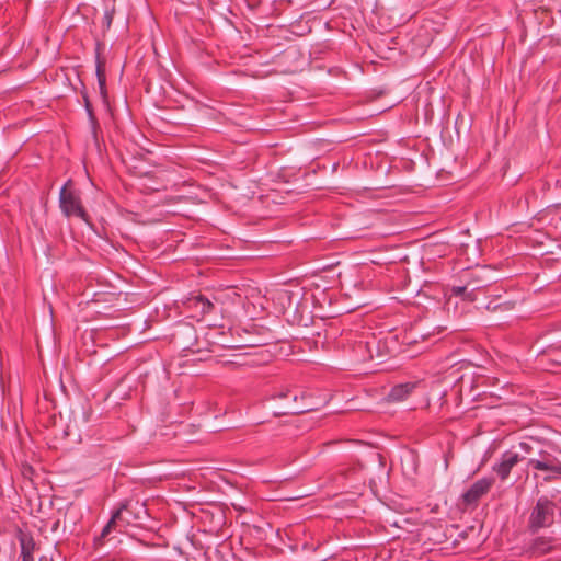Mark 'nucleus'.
Listing matches in <instances>:
<instances>
[{"label":"nucleus","instance_id":"f257e3e1","mask_svg":"<svg viewBox=\"0 0 561 561\" xmlns=\"http://www.w3.org/2000/svg\"><path fill=\"white\" fill-rule=\"evenodd\" d=\"M147 515V508L145 504L138 501L133 502L131 500H125L113 512L110 520L103 527L101 535L95 538V545L102 546L104 539L112 533H123L127 526L134 522L141 520Z\"/></svg>","mask_w":561,"mask_h":561},{"label":"nucleus","instance_id":"f03ea898","mask_svg":"<svg viewBox=\"0 0 561 561\" xmlns=\"http://www.w3.org/2000/svg\"><path fill=\"white\" fill-rule=\"evenodd\" d=\"M527 460V467L540 472H547L543 477L546 482H550L561 477V448L554 444H542L531 457H522Z\"/></svg>","mask_w":561,"mask_h":561},{"label":"nucleus","instance_id":"7ed1b4c3","mask_svg":"<svg viewBox=\"0 0 561 561\" xmlns=\"http://www.w3.org/2000/svg\"><path fill=\"white\" fill-rule=\"evenodd\" d=\"M299 389H286L273 396L268 409L274 416L302 414L311 410Z\"/></svg>","mask_w":561,"mask_h":561},{"label":"nucleus","instance_id":"20e7f679","mask_svg":"<svg viewBox=\"0 0 561 561\" xmlns=\"http://www.w3.org/2000/svg\"><path fill=\"white\" fill-rule=\"evenodd\" d=\"M557 504L547 495L538 497L529 510L527 531L537 535L542 529L552 527L556 523Z\"/></svg>","mask_w":561,"mask_h":561},{"label":"nucleus","instance_id":"39448f33","mask_svg":"<svg viewBox=\"0 0 561 561\" xmlns=\"http://www.w3.org/2000/svg\"><path fill=\"white\" fill-rule=\"evenodd\" d=\"M59 207L66 217H78L89 222L90 216L85 210L80 191L76 190L72 180H68L59 193Z\"/></svg>","mask_w":561,"mask_h":561},{"label":"nucleus","instance_id":"423d86ee","mask_svg":"<svg viewBox=\"0 0 561 561\" xmlns=\"http://www.w3.org/2000/svg\"><path fill=\"white\" fill-rule=\"evenodd\" d=\"M172 341L183 351L201 352L196 329L187 322L179 323L172 333Z\"/></svg>","mask_w":561,"mask_h":561},{"label":"nucleus","instance_id":"0eeeda50","mask_svg":"<svg viewBox=\"0 0 561 561\" xmlns=\"http://www.w3.org/2000/svg\"><path fill=\"white\" fill-rule=\"evenodd\" d=\"M558 539L553 536H536L525 547L530 558H541L558 549Z\"/></svg>","mask_w":561,"mask_h":561},{"label":"nucleus","instance_id":"6e6552de","mask_svg":"<svg viewBox=\"0 0 561 561\" xmlns=\"http://www.w3.org/2000/svg\"><path fill=\"white\" fill-rule=\"evenodd\" d=\"M494 483L493 478H482L477 480L462 495L461 503L465 507H476L482 496H484Z\"/></svg>","mask_w":561,"mask_h":561},{"label":"nucleus","instance_id":"1a4fd4ad","mask_svg":"<svg viewBox=\"0 0 561 561\" xmlns=\"http://www.w3.org/2000/svg\"><path fill=\"white\" fill-rule=\"evenodd\" d=\"M15 538L20 543V557L22 561H35L34 553L39 548L32 533L18 527L15 530Z\"/></svg>","mask_w":561,"mask_h":561},{"label":"nucleus","instance_id":"9d476101","mask_svg":"<svg viewBox=\"0 0 561 561\" xmlns=\"http://www.w3.org/2000/svg\"><path fill=\"white\" fill-rule=\"evenodd\" d=\"M104 43L96 41L95 43V72L98 78V84L100 88V93L103 98H106V73H105V65L106 59L102 56V51L104 50Z\"/></svg>","mask_w":561,"mask_h":561},{"label":"nucleus","instance_id":"9b49d317","mask_svg":"<svg viewBox=\"0 0 561 561\" xmlns=\"http://www.w3.org/2000/svg\"><path fill=\"white\" fill-rule=\"evenodd\" d=\"M477 367L469 363V362H461L459 365V368L457 369L458 373H461L457 379L456 385L459 387V390L462 391L465 388L469 389L470 391L473 390L474 383H476V373L474 369Z\"/></svg>","mask_w":561,"mask_h":561},{"label":"nucleus","instance_id":"f8f14e48","mask_svg":"<svg viewBox=\"0 0 561 561\" xmlns=\"http://www.w3.org/2000/svg\"><path fill=\"white\" fill-rule=\"evenodd\" d=\"M485 286V284H474V282H466V284L462 286H453L450 293L454 296L462 297L463 300L477 301L479 298V294Z\"/></svg>","mask_w":561,"mask_h":561},{"label":"nucleus","instance_id":"ddd939ff","mask_svg":"<svg viewBox=\"0 0 561 561\" xmlns=\"http://www.w3.org/2000/svg\"><path fill=\"white\" fill-rule=\"evenodd\" d=\"M523 460L518 454L506 451L502 455L501 462L493 467V470L497 473L501 480L508 478L512 468Z\"/></svg>","mask_w":561,"mask_h":561},{"label":"nucleus","instance_id":"4468645a","mask_svg":"<svg viewBox=\"0 0 561 561\" xmlns=\"http://www.w3.org/2000/svg\"><path fill=\"white\" fill-rule=\"evenodd\" d=\"M357 348L359 351L365 350L367 352V355H364L360 357V360H363V362L374 358V354H373L374 348L377 351L378 358L382 359L386 356V354L382 352V348H381V342L377 341L375 337H373L370 341H367L365 343L359 342L357 344Z\"/></svg>","mask_w":561,"mask_h":561},{"label":"nucleus","instance_id":"2eb2a0df","mask_svg":"<svg viewBox=\"0 0 561 561\" xmlns=\"http://www.w3.org/2000/svg\"><path fill=\"white\" fill-rule=\"evenodd\" d=\"M416 383L413 382H407V383H400L390 390L388 397L391 401H402L407 399L412 391L415 389Z\"/></svg>","mask_w":561,"mask_h":561},{"label":"nucleus","instance_id":"dca6fc26","mask_svg":"<svg viewBox=\"0 0 561 561\" xmlns=\"http://www.w3.org/2000/svg\"><path fill=\"white\" fill-rule=\"evenodd\" d=\"M190 306L199 309L203 316L213 312L215 309L214 304L203 295L190 298Z\"/></svg>","mask_w":561,"mask_h":561},{"label":"nucleus","instance_id":"f3484780","mask_svg":"<svg viewBox=\"0 0 561 561\" xmlns=\"http://www.w3.org/2000/svg\"><path fill=\"white\" fill-rule=\"evenodd\" d=\"M486 270L484 267H479L469 272V279L467 282H474V284H485L486 286L482 288L486 293L490 291L489 286L491 285L490 278L486 277Z\"/></svg>","mask_w":561,"mask_h":561},{"label":"nucleus","instance_id":"a211bd4d","mask_svg":"<svg viewBox=\"0 0 561 561\" xmlns=\"http://www.w3.org/2000/svg\"><path fill=\"white\" fill-rule=\"evenodd\" d=\"M494 299L485 304L483 307L490 311H495L497 309L510 310L514 307L515 302L511 300L502 301L501 295H493Z\"/></svg>","mask_w":561,"mask_h":561},{"label":"nucleus","instance_id":"6ab92c4d","mask_svg":"<svg viewBox=\"0 0 561 561\" xmlns=\"http://www.w3.org/2000/svg\"><path fill=\"white\" fill-rule=\"evenodd\" d=\"M541 443L538 440H530V442H520L519 443V449L525 454L524 457H531L535 455L538 447H540Z\"/></svg>","mask_w":561,"mask_h":561},{"label":"nucleus","instance_id":"aec40b11","mask_svg":"<svg viewBox=\"0 0 561 561\" xmlns=\"http://www.w3.org/2000/svg\"><path fill=\"white\" fill-rule=\"evenodd\" d=\"M534 14L540 20V23H546L548 25L552 21L551 11L541 5L534 9Z\"/></svg>","mask_w":561,"mask_h":561},{"label":"nucleus","instance_id":"412c9836","mask_svg":"<svg viewBox=\"0 0 561 561\" xmlns=\"http://www.w3.org/2000/svg\"><path fill=\"white\" fill-rule=\"evenodd\" d=\"M114 13H115V10L114 8L110 9V10H106L104 12V15L102 18V28H103V32H106L111 28V25H112V22H113V19H114Z\"/></svg>","mask_w":561,"mask_h":561},{"label":"nucleus","instance_id":"4be33fe9","mask_svg":"<svg viewBox=\"0 0 561 561\" xmlns=\"http://www.w3.org/2000/svg\"><path fill=\"white\" fill-rule=\"evenodd\" d=\"M81 94H82V99H83V102H84V107L87 110L89 118L91 119V122L93 124H96V118H95V115H94V112H93V107H92V104L90 102V99H89V95H88L85 89H83Z\"/></svg>","mask_w":561,"mask_h":561},{"label":"nucleus","instance_id":"5701e85b","mask_svg":"<svg viewBox=\"0 0 561 561\" xmlns=\"http://www.w3.org/2000/svg\"><path fill=\"white\" fill-rule=\"evenodd\" d=\"M364 468V465L360 462V461H357L356 463H354L353 466L344 469L341 471V473L346 477V478H350L351 476H353L354 473L356 472H359L362 471Z\"/></svg>","mask_w":561,"mask_h":561},{"label":"nucleus","instance_id":"b1692460","mask_svg":"<svg viewBox=\"0 0 561 561\" xmlns=\"http://www.w3.org/2000/svg\"><path fill=\"white\" fill-rule=\"evenodd\" d=\"M21 473L25 479L33 480V476L35 473V470L32 466L24 463L21 467Z\"/></svg>","mask_w":561,"mask_h":561},{"label":"nucleus","instance_id":"393cba45","mask_svg":"<svg viewBox=\"0 0 561 561\" xmlns=\"http://www.w3.org/2000/svg\"><path fill=\"white\" fill-rule=\"evenodd\" d=\"M442 331H443V328H436L432 332H430V331H422L420 333V336L422 337V340H427V339H430L431 336H433L435 334H439Z\"/></svg>","mask_w":561,"mask_h":561},{"label":"nucleus","instance_id":"a878e982","mask_svg":"<svg viewBox=\"0 0 561 561\" xmlns=\"http://www.w3.org/2000/svg\"><path fill=\"white\" fill-rule=\"evenodd\" d=\"M219 334L221 335V337L218 339V343H220L224 347H234L233 345H229L226 343L224 336H225V333L224 332H219Z\"/></svg>","mask_w":561,"mask_h":561},{"label":"nucleus","instance_id":"bb28decb","mask_svg":"<svg viewBox=\"0 0 561 561\" xmlns=\"http://www.w3.org/2000/svg\"><path fill=\"white\" fill-rule=\"evenodd\" d=\"M371 457L373 458H377L381 463H383L382 461H383L385 458H383V456L381 454L373 451L371 453Z\"/></svg>","mask_w":561,"mask_h":561},{"label":"nucleus","instance_id":"cd10ccee","mask_svg":"<svg viewBox=\"0 0 561 561\" xmlns=\"http://www.w3.org/2000/svg\"><path fill=\"white\" fill-rule=\"evenodd\" d=\"M550 208H552L554 211H559L561 210V203L553 204L550 206Z\"/></svg>","mask_w":561,"mask_h":561},{"label":"nucleus","instance_id":"c85d7f7f","mask_svg":"<svg viewBox=\"0 0 561 561\" xmlns=\"http://www.w3.org/2000/svg\"><path fill=\"white\" fill-rule=\"evenodd\" d=\"M58 527H59V520H56V522L54 523L53 527H51V530H53V531H56V530L58 529Z\"/></svg>","mask_w":561,"mask_h":561},{"label":"nucleus","instance_id":"c756f323","mask_svg":"<svg viewBox=\"0 0 561 561\" xmlns=\"http://www.w3.org/2000/svg\"><path fill=\"white\" fill-rule=\"evenodd\" d=\"M559 517H560V522H561V510L559 511Z\"/></svg>","mask_w":561,"mask_h":561}]
</instances>
